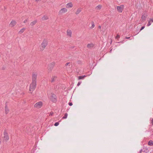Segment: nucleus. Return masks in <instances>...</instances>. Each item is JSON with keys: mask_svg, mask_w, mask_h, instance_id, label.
<instances>
[{"mask_svg": "<svg viewBox=\"0 0 153 153\" xmlns=\"http://www.w3.org/2000/svg\"><path fill=\"white\" fill-rule=\"evenodd\" d=\"M86 76L85 75L79 76L78 77V79H83Z\"/></svg>", "mask_w": 153, "mask_h": 153, "instance_id": "18", "label": "nucleus"}, {"mask_svg": "<svg viewBox=\"0 0 153 153\" xmlns=\"http://www.w3.org/2000/svg\"><path fill=\"white\" fill-rule=\"evenodd\" d=\"M68 114L67 113H66L65 114L64 116L62 117V118L63 119H65L67 118V117H68Z\"/></svg>", "mask_w": 153, "mask_h": 153, "instance_id": "23", "label": "nucleus"}, {"mask_svg": "<svg viewBox=\"0 0 153 153\" xmlns=\"http://www.w3.org/2000/svg\"><path fill=\"white\" fill-rule=\"evenodd\" d=\"M151 22L149 20V21H148V24H147V26H149L150 25H151Z\"/></svg>", "mask_w": 153, "mask_h": 153, "instance_id": "25", "label": "nucleus"}, {"mask_svg": "<svg viewBox=\"0 0 153 153\" xmlns=\"http://www.w3.org/2000/svg\"><path fill=\"white\" fill-rule=\"evenodd\" d=\"M16 21L12 20L10 23L9 25L10 27H12L16 25Z\"/></svg>", "mask_w": 153, "mask_h": 153, "instance_id": "8", "label": "nucleus"}, {"mask_svg": "<svg viewBox=\"0 0 153 153\" xmlns=\"http://www.w3.org/2000/svg\"><path fill=\"white\" fill-rule=\"evenodd\" d=\"M94 46V45L92 43H90L88 44L87 45V47L88 48H90L93 47Z\"/></svg>", "mask_w": 153, "mask_h": 153, "instance_id": "15", "label": "nucleus"}, {"mask_svg": "<svg viewBox=\"0 0 153 153\" xmlns=\"http://www.w3.org/2000/svg\"><path fill=\"white\" fill-rule=\"evenodd\" d=\"M43 105L42 102L40 101L36 102L34 105V107L37 109L40 108Z\"/></svg>", "mask_w": 153, "mask_h": 153, "instance_id": "4", "label": "nucleus"}, {"mask_svg": "<svg viewBox=\"0 0 153 153\" xmlns=\"http://www.w3.org/2000/svg\"><path fill=\"white\" fill-rule=\"evenodd\" d=\"M59 125V123L58 122H56L55 124L54 125L55 126H57Z\"/></svg>", "mask_w": 153, "mask_h": 153, "instance_id": "27", "label": "nucleus"}, {"mask_svg": "<svg viewBox=\"0 0 153 153\" xmlns=\"http://www.w3.org/2000/svg\"><path fill=\"white\" fill-rule=\"evenodd\" d=\"M150 21L151 22H153V18L150 19Z\"/></svg>", "mask_w": 153, "mask_h": 153, "instance_id": "32", "label": "nucleus"}, {"mask_svg": "<svg viewBox=\"0 0 153 153\" xmlns=\"http://www.w3.org/2000/svg\"><path fill=\"white\" fill-rule=\"evenodd\" d=\"M48 41L46 39H44L41 45L39 47V49L40 51H43L48 45Z\"/></svg>", "mask_w": 153, "mask_h": 153, "instance_id": "2", "label": "nucleus"}, {"mask_svg": "<svg viewBox=\"0 0 153 153\" xmlns=\"http://www.w3.org/2000/svg\"><path fill=\"white\" fill-rule=\"evenodd\" d=\"M152 124L153 125V119H152Z\"/></svg>", "mask_w": 153, "mask_h": 153, "instance_id": "36", "label": "nucleus"}, {"mask_svg": "<svg viewBox=\"0 0 153 153\" xmlns=\"http://www.w3.org/2000/svg\"><path fill=\"white\" fill-rule=\"evenodd\" d=\"M82 9L81 8H78L75 12V14L77 15L79 14L82 11Z\"/></svg>", "mask_w": 153, "mask_h": 153, "instance_id": "11", "label": "nucleus"}, {"mask_svg": "<svg viewBox=\"0 0 153 153\" xmlns=\"http://www.w3.org/2000/svg\"><path fill=\"white\" fill-rule=\"evenodd\" d=\"M67 36L69 37L72 36V31L71 30L68 29L67 31Z\"/></svg>", "mask_w": 153, "mask_h": 153, "instance_id": "10", "label": "nucleus"}, {"mask_svg": "<svg viewBox=\"0 0 153 153\" xmlns=\"http://www.w3.org/2000/svg\"><path fill=\"white\" fill-rule=\"evenodd\" d=\"M69 105L70 106H71L72 105H73V104L72 103V102H69V103H68Z\"/></svg>", "mask_w": 153, "mask_h": 153, "instance_id": "31", "label": "nucleus"}, {"mask_svg": "<svg viewBox=\"0 0 153 153\" xmlns=\"http://www.w3.org/2000/svg\"><path fill=\"white\" fill-rule=\"evenodd\" d=\"M73 7V4L71 2H69L66 5V8H72Z\"/></svg>", "mask_w": 153, "mask_h": 153, "instance_id": "9", "label": "nucleus"}, {"mask_svg": "<svg viewBox=\"0 0 153 153\" xmlns=\"http://www.w3.org/2000/svg\"><path fill=\"white\" fill-rule=\"evenodd\" d=\"M51 66H54L55 65V63L54 62H53L52 63H51Z\"/></svg>", "mask_w": 153, "mask_h": 153, "instance_id": "26", "label": "nucleus"}, {"mask_svg": "<svg viewBox=\"0 0 153 153\" xmlns=\"http://www.w3.org/2000/svg\"><path fill=\"white\" fill-rule=\"evenodd\" d=\"M120 36L119 35H117L116 36V39H119L120 38Z\"/></svg>", "mask_w": 153, "mask_h": 153, "instance_id": "28", "label": "nucleus"}, {"mask_svg": "<svg viewBox=\"0 0 153 153\" xmlns=\"http://www.w3.org/2000/svg\"><path fill=\"white\" fill-rule=\"evenodd\" d=\"M48 17L47 16H44L42 18V20L45 21L48 19Z\"/></svg>", "mask_w": 153, "mask_h": 153, "instance_id": "17", "label": "nucleus"}, {"mask_svg": "<svg viewBox=\"0 0 153 153\" xmlns=\"http://www.w3.org/2000/svg\"><path fill=\"white\" fill-rule=\"evenodd\" d=\"M130 38V37H126V39H129Z\"/></svg>", "mask_w": 153, "mask_h": 153, "instance_id": "37", "label": "nucleus"}, {"mask_svg": "<svg viewBox=\"0 0 153 153\" xmlns=\"http://www.w3.org/2000/svg\"><path fill=\"white\" fill-rule=\"evenodd\" d=\"M27 20H25L24 21V23H26L27 22Z\"/></svg>", "mask_w": 153, "mask_h": 153, "instance_id": "34", "label": "nucleus"}, {"mask_svg": "<svg viewBox=\"0 0 153 153\" xmlns=\"http://www.w3.org/2000/svg\"><path fill=\"white\" fill-rule=\"evenodd\" d=\"M145 28V27L144 26H143L141 27V28L140 29V30H143L144 28Z\"/></svg>", "mask_w": 153, "mask_h": 153, "instance_id": "33", "label": "nucleus"}, {"mask_svg": "<svg viewBox=\"0 0 153 153\" xmlns=\"http://www.w3.org/2000/svg\"><path fill=\"white\" fill-rule=\"evenodd\" d=\"M146 17L144 15H142L141 17V20L142 21H144L146 20Z\"/></svg>", "mask_w": 153, "mask_h": 153, "instance_id": "20", "label": "nucleus"}, {"mask_svg": "<svg viewBox=\"0 0 153 153\" xmlns=\"http://www.w3.org/2000/svg\"><path fill=\"white\" fill-rule=\"evenodd\" d=\"M73 65V64L71 62H69L65 64V66H71L72 67Z\"/></svg>", "mask_w": 153, "mask_h": 153, "instance_id": "13", "label": "nucleus"}, {"mask_svg": "<svg viewBox=\"0 0 153 153\" xmlns=\"http://www.w3.org/2000/svg\"><path fill=\"white\" fill-rule=\"evenodd\" d=\"M25 30V28H22L20 29L19 31V33L21 34L22 33H23Z\"/></svg>", "mask_w": 153, "mask_h": 153, "instance_id": "19", "label": "nucleus"}, {"mask_svg": "<svg viewBox=\"0 0 153 153\" xmlns=\"http://www.w3.org/2000/svg\"><path fill=\"white\" fill-rule=\"evenodd\" d=\"M142 149L140 150V153H141L142 152Z\"/></svg>", "mask_w": 153, "mask_h": 153, "instance_id": "35", "label": "nucleus"}, {"mask_svg": "<svg viewBox=\"0 0 153 153\" xmlns=\"http://www.w3.org/2000/svg\"><path fill=\"white\" fill-rule=\"evenodd\" d=\"M5 108V113L6 114H7L9 112V109L8 108L7 105H6Z\"/></svg>", "mask_w": 153, "mask_h": 153, "instance_id": "14", "label": "nucleus"}, {"mask_svg": "<svg viewBox=\"0 0 153 153\" xmlns=\"http://www.w3.org/2000/svg\"><path fill=\"white\" fill-rule=\"evenodd\" d=\"M53 112H51L50 113V114H49V116H52L53 115Z\"/></svg>", "mask_w": 153, "mask_h": 153, "instance_id": "30", "label": "nucleus"}, {"mask_svg": "<svg viewBox=\"0 0 153 153\" xmlns=\"http://www.w3.org/2000/svg\"><path fill=\"white\" fill-rule=\"evenodd\" d=\"M102 7V6L101 5L99 4L97 5V6L96 7V9L97 10H99L101 9Z\"/></svg>", "mask_w": 153, "mask_h": 153, "instance_id": "16", "label": "nucleus"}, {"mask_svg": "<svg viewBox=\"0 0 153 153\" xmlns=\"http://www.w3.org/2000/svg\"><path fill=\"white\" fill-rule=\"evenodd\" d=\"M3 134L4 140L5 141H7L9 139V138L8 134L6 130L4 131L3 133Z\"/></svg>", "mask_w": 153, "mask_h": 153, "instance_id": "5", "label": "nucleus"}, {"mask_svg": "<svg viewBox=\"0 0 153 153\" xmlns=\"http://www.w3.org/2000/svg\"><path fill=\"white\" fill-rule=\"evenodd\" d=\"M67 9L66 8H63L61 9L59 11L58 14L59 15H62L67 12Z\"/></svg>", "mask_w": 153, "mask_h": 153, "instance_id": "3", "label": "nucleus"}, {"mask_svg": "<svg viewBox=\"0 0 153 153\" xmlns=\"http://www.w3.org/2000/svg\"><path fill=\"white\" fill-rule=\"evenodd\" d=\"M37 74L33 73L32 75V82L30 85L29 91L30 93L32 94L33 92L35 90L36 86V79Z\"/></svg>", "mask_w": 153, "mask_h": 153, "instance_id": "1", "label": "nucleus"}, {"mask_svg": "<svg viewBox=\"0 0 153 153\" xmlns=\"http://www.w3.org/2000/svg\"><path fill=\"white\" fill-rule=\"evenodd\" d=\"M50 100L52 102H56L57 101V99L56 95L54 94L51 93Z\"/></svg>", "mask_w": 153, "mask_h": 153, "instance_id": "6", "label": "nucleus"}, {"mask_svg": "<svg viewBox=\"0 0 153 153\" xmlns=\"http://www.w3.org/2000/svg\"><path fill=\"white\" fill-rule=\"evenodd\" d=\"M37 21L36 20L32 22L30 24V25L31 26H33L34 25H35Z\"/></svg>", "mask_w": 153, "mask_h": 153, "instance_id": "22", "label": "nucleus"}, {"mask_svg": "<svg viewBox=\"0 0 153 153\" xmlns=\"http://www.w3.org/2000/svg\"><path fill=\"white\" fill-rule=\"evenodd\" d=\"M57 77L56 76H52L51 78V82L52 83L55 82L56 80Z\"/></svg>", "mask_w": 153, "mask_h": 153, "instance_id": "12", "label": "nucleus"}, {"mask_svg": "<svg viewBox=\"0 0 153 153\" xmlns=\"http://www.w3.org/2000/svg\"><path fill=\"white\" fill-rule=\"evenodd\" d=\"M148 144L149 146H152L153 145V141L152 140H150L148 142Z\"/></svg>", "mask_w": 153, "mask_h": 153, "instance_id": "21", "label": "nucleus"}, {"mask_svg": "<svg viewBox=\"0 0 153 153\" xmlns=\"http://www.w3.org/2000/svg\"><path fill=\"white\" fill-rule=\"evenodd\" d=\"M81 83V82H79L77 84V86H79L80 85Z\"/></svg>", "mask_w": 153, "mask_h": 153, "instance_id": "29", "label": "nucleus"}, {"mask_svg": "<svg viewBox=\"0 0 153 153\" xmlns=\"http://www.w3.org/2000/svg\"><path fill=\"white\" fill-rule=\"evenodd\" d=\"M124 8V6L123 5H121L120 6H117V11L120 13L122 12Z\"/></svg>", "mask_w": 153, "mask_h": 153, "instance_id": "7", "label": "nucleus"}, {"mask_svg": "<svg viewBox=\"0 0 153 153\" xmlns=\"http://www.w3.org/2000/svg\"><path fill=\"white\" fill-rule=\"evenodd\" d=\"M95 27V25L94 22H91V26L90 27L92 29L94 28Z\"/></svg>", "mask_w": 153, "mask_h": 153, "instance_id": "24", "label": "nucleus"}]
</instances>
